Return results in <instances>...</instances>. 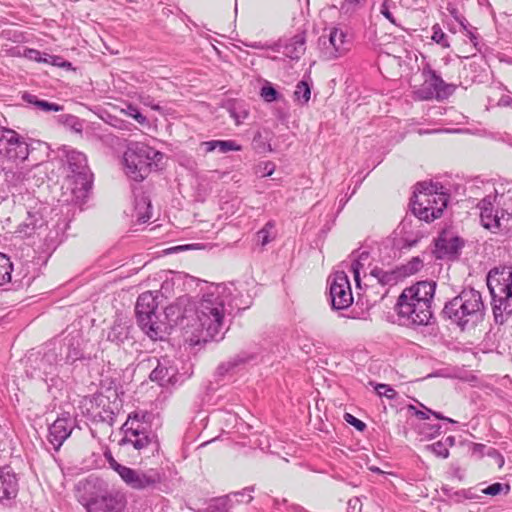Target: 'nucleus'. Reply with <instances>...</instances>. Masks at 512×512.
Instances as JSON below:
<instances>
[{"mask_svg": "<svg viewBox=\"0 0 512 512\" xmlns=\"http://www.w3.org/2000/svg\"><path fill=\"white\" fill-rule=\"evenodd\" d=\"M232 311V289L219 283L207 286L197 303H193L188 297L179 298L165 308V315L171 324L179 326L198 340L208 341L222 337L225 318Z\"/></svg>", "mask_w": 512, "mask_h": 512, "instance_id": "f257e3e1", "label": "nucleus"}, {"mask_svg": "<svg viewBox=\"0 0 512 512\" xmlns=\"http://www.w3.org/2000/svg\"><path fill=\"white\" fill-rule=\"evenodd\" d=\"M435 288L433 281H420L402 291L396 304L400 325L417 327L429 324Z\"/></svg>", "mask_w": 512, "mask_h": 512, "instance_id": "f03ea898", "label": "nucleus"}, {"mask_svg": "<svg viewBox=\"0 0 512 512\" xmlns=\"http://www.w3.org/2000/svg\"><path fill=\"white\" fill-rule=\"evenodd\" d=\"M78 491V501L86 512H122L126 506V497L121 491L109 489L98 479L80 482Z\"/></svg>", "mask_w": 512, "mask_h": 512, "instance_id": "7ed1b4c3", "label": "nucleus"}, {"mask_svg": "<svg viewBox=\"0 0 512 512\" xmlns=\"http://www.w3.org/2000/svg\"><path fill=\"white\" fill-rule=\"evenodd\" d=\"M443 313L463 330L474 327L485 315L482 295L473 288L463 289L445 304Z\"/></svg>", "mask_w": 512, "mask_h": 512, "instance_id": "20e7f679", "label": "nucleus"}, {"mask_svg": "<svg viewBox=\"0 0 512 512\" xmlns=\"http://www.w3.org/2000/svg\"><path fill=\"white\" fill-rule=\"evenodd\" d=\"M438 183L420 182L416 185L411 199L413 214L420 220L433 221L443 214L449 195Z\"/></svg>", "mask_w": 512, "mask_h": 512, "instance_id": "39448f33", "label": "nucleus"}, {"mask_svg": "<svg viewBox=\"0 0 512 512\" xmlns=\"http://www.w3.org/2000/svg\"><path fill=\"white\" fill-rule=\"evenodd\" d=\"M478 208L484 228L493 233L512 230V197L506 199L504 192L495 188V195L484 197L478 203Z\"/></svg>", "mask_w": 512, "mask_h": 512, "instance_id": "423d86ee", "label": "nucleus"}, {"mask_svg": "<svg viewBox=\"0 0 512 512\" xmlns=\"http://www.w3.org/2000/svg\"><path fill=\"white\" fill-rule=\"evenodd\" d=\"M162 153L141 142L128 145L123 156L126 175L134 181L144 180L150 171L158 167Z\"/></svg>", "mask_w": 512, "mask_h": 512, "instance_id": "0eeeda50", "label": "nucleus"}, {"mask_svg": "<svg viewBox=\"0 0 512 512\" xmlns=\"http://www.w3.org/2000/svg\"><path fill=\"white\" fill-rule=\"evenodd\" d=\"M495 318L512 314V266H499L487 274Z\"/></svg>", "mask_w": 512, "mask_h": 512, "instance_id": "6e6552de", "label": "nucleus"}, {"mask_svg": "<svg viewBox=\"0 0 512 512\" xmlns=\"http://www.w3.org/2000/svg\"><path fill=\"white\" fill-rule=\"evenodd\" d=\"M145 417V414L131 413L121 428L124 434L121 443L129 444L139 452L146 451L149 448L158 449L159 446L151 426L145 421Z\"/></svg>", "mask_w": 512, "mask_h": 512, "instance_id": "1a4fd4ad", "label": "nucleus"}, {"mask_svg": "<svg viewBox=\"0 0 512 512\" xmlns=\"http://www.w3.org/2000/svg\"><path fill=\"white\" fill-rule=\"evenodd\" d=\"M109 467L114 470L121 480L131 489L138 491H152L162 482V475L156 469H132L118 463L111 455L107 457Z\"/></svg>", "mask_w": 512, "mask_h": 512, "instance_id": "9d476101", "label": "nucleus"}, {"mask_svg": "<svg viewBox=\"0 0 512 512\" xmlns=\"http://www.w3.org/2000/svg\"><path fill=\"white\" fill-rule=\"evenodd\" d=\"M152 291H147L139 295L135 312L137 321L142 329L152 340L162 339L164 329L163 324L158 321L156 310L158 302Z\"/></svg>", "mask_w": 512, "mask_h": 512, "instance_id": "9b49d317", "label": "nucleus"}, {"mask_svg": "<svg viewBox=\"0 0 512 512\" xmlns=\"http://www.w3.org/2000/svg\"><path fill=\"white\" fill-rule=\"evenodd\" d=\"M424 82L415 92L420 100H443L455 91L456 86L446 83L429 65L423 68Z\"/></svg>", "mask_w": 512, "mask_h": 512, "instance_id": "f8f14e48", "label": "nucleus"}, {"mask_svg": "<svg viewBox=\"0 0 512 512\" xmlns=\"http://www.w3.org/2000/svg\"><path fill=\"white\" fill-rule=\"evenodd\" d=\"M68 177L74 179L81 189L87 190L92 183V173L84 153L74 149H64Z\"/></svg>", "mask_w": 512, "mask_h": 512, "instance_id": "ddd939ff", "label": "nucleus"}, {"mask_svg": "<svg viewBox=\"0 0 512 512\" xmlns=\"http://www.w3.org/2000/svg\"><path fill=\"white\" fill-rule=\"evenodd\" d=\"M327 36L319 38L323 46L322 53L327 60L338 58L350 49V40L347 31L339 26H332L326 29Z\"/></svg>", "mask_w": 512, "mask_h": 512, "instance_id": "4468645a", "label": "nucleus"}, {"mask_svg": "<svg viewBox=\"0 0 512 512\" xmlns=\"http://www.w3.org/2000/svg\"><path fill=\"white\" fill-rule=\"evenodd\" d=\"M328 281L332 308L335 310L348 308L353 303V296L347 274L344 271H336Z\"/></svg>", "mask_w": 512, "mask_h": 512, "instance_id": "2eb2a0df", "label": "nucleus"}, {"mask_svg": "<svg viewBox=\"0 0 512 512\" xmlns=\"http://www.w3.org/2000/svg\"><path fill=\"white\" fill-rule=\"evenodd\" d=\"M0 154L10 160H25L29 155L28 144L14 130L0 128Z\"/></svg>", "mask_w": 512, "mask_h": 512, "instance_id": "dca6fc26", "label": "nucleus"}, {"mask_svg": "<svg viewBox=\"0 0 512 512\" xmlns=\"http://www.w3.org/2000/svg\"><path fill=\"white\" fill-rule=\"evenodd\" d=\"M181 378L176 361L168 356L157 359V366L150 374V379L161 386H174L182 381Z\"/></svg>", "mask_w": 512, "mask_h": 512, "instance_id": "f3484780", "label": "nucleus"}, {"mask_svg": "<svg viewBox=\"0 0 512 512\" xmlns=\"http://www.w3.org/2000/svg\"><path fill=\"white\" fill-rule=\"evenodd\" d=\"M74 429V420L67 413L58 417L50 426L47 440L54 451H59Z\"/></svg>", "mask_w": 512, "mask_h": 512, "instance_id": "a211bd4d", "label": "nucleus"}, {"mask_svg": "<svg viewBox=\"0 0 512 512\" xmlns=\"http://www.w3.org/2000/svg\"><path fill=\"white\" fill-rule=\"evenodd\" d=\"M463 246V241L449 233H442L435 243L436 257L439 259H455Z\"/></svg>", "mask_w": 512, "mask_h": 512, "instance_id": "6ab92c4d", "label": "nucleus"}, {"mask_svg": "<svg viewBox=\"0 0 512 512\" xmlns=\"http://www.w3.org/2000/svg\"><path fill=\"white\" fill-rule=\"evenodd\" d=\"M18 483L14 473L0 468V501L16 497Z\"/></svg>", "mask_w": 512, "mask_h": 512, "instance_id": "aec40b11", "label": "nucleus"}, {"mask_svg": "<svg viewBox=\"0 0 512 512\" xmlns=\"http://www.w3.org/2000/svg\"><path fill=\"white\" fill-rule=\"evenodd\" d=\"M251 359H253L252 355H248L246 353L238 354L229 360L222 362L216 370L218 376L224 377L229 374H233L238 369H240L243 365L248 363Z\"/></svg>", "mask_w": 512, "mask_h": 512, "instance_id": "412c9836", "label": "nucleus"}, {"mask_svg": "<svg viewBox=\"0 0 512 512\" xmlns=\"http://www.w3.org/2000/svg\"><path fill=\"white\" fill-rule=\"evenodd\" d=\"M43 220L38 212H28L27 218L18 226L16 233L20 237H30L32 236L36 229L41 227Z\"/></svg>", "mask_w": 512, "mask_h": 512, "instance_id": "4be33fe9", "label": "nucleus"}, {"mask_svg": "<svg viewBox=\"0 0 512 512\" xmlns=\"http://www.w3.org/2000/svg\"><path fill=\"white\" fill-rule=\"evenodd\" d=\"M134 217H136L139 223H146L150 220L151 213V202L148 197L140 196L135 199Z\"/></svg>", "mask_w": 512, "mask_h": 512, "instance_id": "5701e85b", "label": "nucleus"}, {"mask_svg": "<svg viewBox=\"0 0 512 512\" xmlns=\"http://www.w3.org/2000/svg\"><path fill=\"white\" fill-rule=\"evenodd\" d=\"M351 258V271L357 286H360V272L364 269L366 262L369 260V253L366 251L359 254L352 253Z\"/></svg>", "mask_w": 512, "mask_h": 512, "instance_id": "b1692460", "label": "nucleus"}, {"mask_svg": "<svg viewBox=\"0 0 512 512\" xmlns=\"http://www.w3.org/2000/svg\"><path fill=\"white\" fill-rule=\"evenodd\" d=\"M23 99L34 106H36L38 109L43 110L45 112H59L63 110V106L57 104L48 102L46 100H39L37 96L32 94H25L23 96Z\"/></svg>", "mask_w": 512, "mask_h": 512, "instance_id": "393cba45", "label": "nucleus"}, {"mask_svg": "<svg viewBox=\"0 0 512 512\" xmlns=\"http://www.w3.org/2000/svg\"><path fill=\"white\" fill-rule=\"evenodd\" d=\"M370 276L375 278L381 285H394L397 282L398 275L394 271H384L380 268H374Z\"/></svg>", "mask_w": 512, "mask_h": 512, "instance_id": "a878e982", "label": "nucleus"}, {"mask_svg": "<svg viewBox=\"0 0 512 512\" xmlns=\"http://www.w3.org/2000/svg\"><path fill=\"white\" fill-rule=\"evenodd\" d=\"M305 51V41L302 37H295L293 41L286 45L285 55L291 59H299Z\"/></svg>", "mask_w": 512, "mask_h": 512, "instance_id": "bb28decb", "label": "nucleus"}, {"mask_svg": "<svg viewBox=\"0 0 512 512\" xmlns=\"http://www.w3.org/2000/svg\"><path fill=\"white\" fill-rule=\"evenodd\" d=\"M311 96V88L308 82L302 80L298 82L294 91V99L301 105L309 102Z\"/></svg>", "mask_w": 512, "mask_h": 512, "instance_id": "cd10ccee", "label": "nucleus"}, {"mask_svg": "<svg viewBox=\"0 0 512 512\" xmlns=\"http://www.w3.org/2000/svg\"><path fill=\"white\" fill-rule=\"evenodd\" d=\"M12 270L13 265L10 258L0 253V285L10 282Z\"/></svg>", "mask_w": 512, "mask_h": 512, "instance_id": "c85d7f7f", "label": "nucleus"}, {"mask_svg": "<svg viewBox=\"0 0 512 512\" xmlns=\"http://www.w3.org/2000/svg\"><path fill=\"white\" fill-rule=\"evenodd\" d=\"M274 226V223L269 221L260 231H258L257 242L261 244V246L267 245L275 238Z\"/></svg>", "mask_w": 512, "mask_h": 512, "instance_id": "c756f323", "label": "nucleus"}, {"mask_svg": "<svg viewBox=\"0 0 512 512\" xmlns=\"http://www.w3.org/2000/svg\"><path fill=\"white\" fill-rule=\"evenodd\" d=\"M216 149L221 153L240 151L241 146L233 140H216Z\"/></svg>", "mask_w": 512, "mask_h": 512, "instance_id": "7c9ffc66", "label": "nucleus"}, {"mask_svg": "<svg viewBox=\"0 0 512 512\" xmlns=\"http://www.w3.org/2000/svg\"><path fill=\"white\" fill-rule=\"evenodd\" d=\"M432 30H433L432 40L435 43L441 45L442 47L448 48L449 43L447 41V35L442 31L440 26L438 24H435L432 27Z\"/></svg>", "mask_w": 512, "mask_h": 512, "instance_id": "2f4dec72", "label": "nucleus"}, {"mask_svg": "<svg viewBox=\"0 0 512 512\" xmlns=\"http://www.w3.org/2000/svg\"><path fill=\"white\" fill-rule=\"evenodd\" d=\"M375 391L380 397L384 396L388 399H395L397 397V392L387 384H377Z\"/></svg>", "mask_w": 512, "mask_h": 512, "instance_id": "473e14b6", "label": "nucleus"}, {"mask_svg": "<svg viewBox=\"0 0 512 512\" xmlns=\"http://www.w3.org/2000/svg\"><path fill=\"white\" fill-rule=\"evenodd\" d=\"M44 63L50 64L56 67H70L71 63L65 61L62 57L56 55H50L48 53L45 54V58H43Z\"/></svg>", "mask_w": 512, "mask_h": 512, "instance_id": "72a5a7b5", "label": "nucleus"}, {"mask_svg": "<svg viewBox=\"0 0 512 512\" xmlns=\"http://www.w3.org/2000/svg\"><path fill=\"white\" fill-rule=\"evenodd\" d=\"M423 267V261L419 257H413L405 266L404 271L407 274H414Z\"/></svg>", "mask_w": 512, "mask_h": 512, "instance_id": "f704fd0d", "label": "nucleus"}, {"mask_svg": "<svg viewBox=\"0 0 512 512\" xmlns=\"http://www.w3.org/2000/svg\"><path fill=\"white\" fill-rule=\"evenodd\" d=\"M365 2H366V0H345L341 4L340 9L344 13H350V12L355 11V9L357 7H360V6L364 5Z\"/></svg>", "mask_w": 512, "mask_h": 512, "instance_id": "c9c22d12", "label": "nucleus"}, {"mask_svg": "<svg viewBox=\"0 0 512 512\" xmlns=\"http://www.w3.org/2000/svg\"><path fill=\"white\" fill-rule=\"evenodd\" d=\"M261 96L266 102H273L277 100L278 92L271 85H267L262 87Z\"/></svg>", "mask_w": 512, "mask_h": 512, "instance_id": "e433bc0d", "label": "nucleus"}, {"mask_svg": "<svg viewBox=\"0 0 512 512\" xmlns=\"http://www.w3.org/2000/svg\"><path fill=\"white\" fill-rule=\"evenodd\" d=\"M429 448L435 455H437L439 457L447 458L449 456V451H448L447 447L441 441L431 444L429 446Z\"/></svg>", "mask_w": 512, "mask_h": 512, "instance_id": "4c0bfd02", "label": "nucleus"}, {"mask_svg": "<svg viewBox=\"0 0 512 512\" xmlns=\"http://www.w3.org/2000/svg\"><path fill=\"white\" fill-rule=\"evenodd\" d=\"M391 6H394V3L391 0H384L380 7V13L392 24H396V20L390 11Z\"/></svg>", "mask_w": 512, "mask_h": 512, "instance_id": "58836bf2", "label": "nucleus"}, {"mask_svg": "<svg viewBox=\"0 0 512 512\" xmlns=\"http://www.w3.org/2000/svg\"><path fill=\"white\" fill-rule=\"evenodd\" d=\"M45 54L36 49H25L23 53L25 58L39 63H44L43 58H45Z\"/></svg>", "mask_w": 512, "mask_h": 512, "instance_id": "ea45409f", "label": "nucleus"}, {"mask_svg": "<svg viewBox=\"0 0 512 512\" xmlns=\"http://www.w3.org/2000/svg\"><path fill=\"white\" fill-rule=\"evenodd\" d=\"M24 174L23 172H12L7 171L5 172V181L12 184L17 185L18 183H21L24 180Z\"/></svg>", "mask_w": 512, "mask_h": 512, "instance_id": "a19ab883", "label": "nucleus"}, {"mask_svg": "<svg viewBox=\"0 0 512 512\" xmlns=\"http://www.w3.org/2000/svg\"><path fill=\"white\" fill-rule=\"evenodd\" d=\"M504 489L503 484L501 483H493L489 485L487 488L483 490V493L491 496H495L501 493V491ZM506 493L509 491L510 487L509 485H505Z\"/></svg>", "mask_w": 512, "mask_h": 512, "instance_id": "79ce46f5", "label": "nucleus"}, {"mask_svg": "<svg viewBox=\"0 0 512 512\" xmlns=\"http://www.w3.org/2000/svg\"><path fill=\"white\" fill-rule=\"evenodd\" d=\"M61 120L69 124L77 132L82 130V124L79 122L78 118L73 115L61 116Z\"/></svg>", "mask_w": 512, "mask_h": 512, "instance_id": "37998d69", "label": "nucleus"}, {"mask_svg": "<svg viewBox=\"0 0 512 512\" xmlns=\"http://www.w3.org/2000/svg\"><path fill=\"white\" fill-rule=\"evenodd\" d=\"M344 419L347 423L354 426L358 431H363L366 428V424L364 422L349 413L345 414Z\"/></svg>", "mask_w": 512, "mask_h": 512, "instance_id": "c03bdc74", "label": "nucleus"}, {"mask_svg": "<svg viewBox=\"0 0 512 512\" xmlns=\"http://www.w3.org/2000/svg\"><path fill=\"white\" fill-rule=\"evenodd\" d=\"M274 164L272 162H265L260 165V169L262 170V176H270L274 172Z\"/></svg>", "mask_w": 512, "mask_h": 512, "instance_id": "a18cd8bd", "label": "nucleus"}, {"mask_svg": "<svg viewBox=\"0 0 512 512\" xmlns=\"http://www.w3.org/2000/svg\"><path fill=\"white\" fill-rule=\"evenodd\" d=\"M201 147L204 149L205 153L213 152L216 150V140L202 142Z\"/></svg>", "mask_w": 512, "mask_h": 512, "instance_id": "49530a36", "label": "nucleus"}, {"mask_svg": "<svg viewBox=\"0 0 512 512\" xmlns=\"http://www.w3.org/2000/svg\"><path fill=\"white\" fill-rule=\"evenodd\" d=\"M130 109L133 111V113H131V116L140 124H144L147 119L144 115H142L137 109L135 108H131Z\"/></svg>", "mask_w": 512, "mask_h": 512, "instance_id": "de8ad7c7", "label": "nucleus"}, {"mask_svg": "<svg viewBox=\"0 0 512 512\" xmlns=\"http://www.w3.org/2000/svg\"><path fill=\"white\" fill-rule=\"evenodd\" d=\"M462 26L464 27V29L466 30L467 32V36L469 37L470 39V42L474 45L475 48H477V45H478V42H477V36L475 33H473L471 30H468L466 28V26L462 23Z\"/></svg>", "mask_w": 512, "mask_h": 512, "instance_id": "09e8293b", "label": "nucleus"}, {"mask_svg": "<svg viewBox=\"0 0 512 512\" xmlns=\"http://www.w3.org/2000/svg\"><path fill=\"white\" fill-rule=\"evenodd\" d=\"M348 505L349 508L355 510L357 506H360V500L358 498L350 499Z\"/></svg>", "mask_w": 512, "mask_h": 512, "instance_id": "8fccbe9b", "label": "nucleus"}, {"mask_svg": "<svg viewBox=\"0 0 512 512\" xmlns=\"http://www.w3.org/2000/svg\"><path fill=\"white\" fill-rule=\"evenodd\" d=\"M429 409H427L425 412L424 411H420V410H417L415 412V414L420 418V419H427L428 418V412Z\"/></svg>", "mask_w": 512, "mask_h": 512, "instance_id": "3c124183", "label": "nucleus"}, {"mask_svg": "<svg viewBox=\"0 0 512 512\" xmlns=\"http://www.w3.org/2000/svg\"><path fill=\"white\" fill-rule=\"evenodd\" d=\"M429 413L433 414L437 419H441V420H447L449 422H453L452 419L450 418H446L444 416H442L440 413H437V412H433L432 410H428Z\"/></svg>", "mask_w": 512, "mask_h": 512, "instance_id": "603ef678", "label": "nucleus"}, {"mask_svg": "<svg viewBox=\"0 0 512 512\" xmlns=\"http://www.w3.org/2000/svg\"><path fill=\"white\" fill-rule=\"evenodd\" d=\"M511 101H512V100H511V98H510V97H502V98L500 99V102H499V103H500V104H502V105H504V106H508V105H510Z\"/></svg>", "mask_w": 512, "mask_h": 512, "instance_id": "864d4df0", "label": "nucleus"}, {"mask_svg": "<svg viewBox=\"0 0 512 512\" xmlns=\"http://www.w3.org/2000/svg\"><path fill=\"white\" fill-rule=\"evenodd\" d=\"M503 464H504V459H503V457L499 456V463H498L499 467H502Z\"/></svg>", "mask_w": 512, "mask_h": 512, "instance_id": "5fc2aeb1", "label": "nucleus"}, {"mask_svg": "<svg viewBox=\"0 0 512 512\" xmlns=\"http://www.w3.org/2000/svg\"><path fill=\"white\" fill-rule=\"evenodd\" d=\"M247 496H248V498H247L246 502L249 503L253 499V497L250 494H248Z\"/></svg>", "mask_w": 512, "mask_h": 512, "instance_id": "6e6d98bb", "label": "nucleus"}, {"mask_svg": "<svg viewBox=\"0 0 512 512\" xmlns=\"http://www.w3.org/2000/svg\"><path fill=\"white\" fill-rule=\"evenodd\" d=\"M245 491L251 492V491H253V488H246V489L244 490V492H245Z\"/></svg>", "mask_w": 512, "mask_h": 512, "instance_id": "4d7b16f0", "label": "nucleus"}, {"mask_svg": "<svg viewBox=\"0 0 512 512\" xmlns=\"http://www.w3.org/2000/svg\"><path fill=\"white\" fill-rule=\"evenodd\" d=\"M508 193H512V190H511V189H509V190H508Z\"/></svg>", "mask_w": 512, "mask_h": 512, "instance_id": "13d9d810", "label": "nucleus"}]
</instances>
